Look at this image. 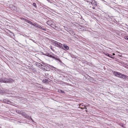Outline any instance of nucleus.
<instances>
[{"mask_svg":"<svg viewBox=\"0 0 128 128\" xmlns=\"http://www.w3.org/2000/svg\"><path fill=\"white\" fill-rule=\"evenodd\" d=\"M113 72L114 75L116 77L123 79L126 78V76L124 74L115 71H114Z\"/></svg>","mask_w":128,"mask_h":128,"instance_id":"f257e3e1","label":"nucleus"},{"mask_svg":"<svg viewBox=\"0 0 128 128\" xmlns=\"http://www.w3.org/2000/svg\"><path fill=\"white\" fill-rule=\"evenodd\" d=\"M14 80L11 78H2L0 79V82L5 83H10L14 82Z\"/></svg>","mask_w":128,"mask_h":128,"instance_id":"f03ea898","label":"nucleus"},{"mask_svg":"<svg viewBox=\"0 0 128 128\" xmlns=\"http://www.w3.org/2000/svg\"><path fill=\"white\" fill-rule=\"evenodd\" d=\"M53 42L54 44H55V45L56 46L60 48H63L62 46V44L61 43L54 40L53 41Z\"/></svg>","mask_w":128,"mask_h":128,"instance_id":"7ed1b4c3","label":"nucleus"},{"mask_svg":"<svg viewBox=\"0 0 128 128\" xmlns=\"http://www.w3.org/2000/svg\"><path fill=\"white\" fill-rule=\"evenodd\" d=\"M52 58L56 60H58L60 63H62V61L60 60V59L58 58V57L57 56L55 55L54 54Z\"/></svg>","mask_w":128,"mask_h":128,"instance_id":"20e7f679","label":"nucleus"},{"mask_svg":"<svg viewBox=\"0 0 128 128\" xmlns=\"http://www.w3.org/2000/svg\"><path fill=\"white\" fill-rule=\"evenodd\" d=\"M20 114H21V115H22L23 116H24L26 118H30L29 116L27 115L26 114V113L22 111V112H20Z\"/></svg>","mask_w":128,"mask_h":128,"instance_id":"39448f33","label":"nucleus"},{"mask_svg":"<svg viewBox=\"0 0 128 128\" xmlns=\"http://www.w3.org/2000/svg\"><path fill=\"white\" fill-rule=\"evenodd\" d=\"M36 64L39 68L42 69L43 68L42 67V66L40 63L38 62H36Z\"/></svg>","mask_w":128,"mask_h":128,"instance_id":"423d86ee","label":"nucleus"},{"mask_svg":"<svg viewBox=\"0 0 128 128\" xmlns=\"http://www.w3.org/2000/svg\"><path fill=\"white\" fill-rule=\"evenodd\" d=\"M62 46L63 48H62V49H64V48L65 49H66V50H68L69 49V47L67 46L65 44H64L63 45L62 44Z\"/></svg>","mask_w":128,"mask_h":128,"instance_id":"0eeeda50","label":"nucleus"},{"mask_svg":"<svg viewBox=\"0 0 128 128\" xmlns=\"http://www.w3.org/2000/svg\"><path fill=\"white\" fill-rule=\"evenodd\" d=\"M45 55L49 57L52 58L54 55V54L52 53L49 54L48 53H47Z\"/></svg>","mask_w":128,"mask_h":128,"instance_id":"6e6552de","label":"nucleus"},{"mask_svg":"<svg viewBox=\"0 0 128 128\" xmlns=\"http://www.w3.org/2000/svg\"><path fill=\"white\" fill-rule=\"evenodd\" d=\"M50 68L52 69L53 70H54L55 71H58V69H57L56 68L52 66H50Z\"/></svg>","mask_w":128,"mask_h":128,"instance_id":"1a4fd4ad","label":"nucleus"},{"mask_svg":"<svg viewBox=\"0 0 128 128\" xmlns=\"http://www.w3.org/2000/svg\"><path fill=\"white\" fill-rule=\"evenodd\" d=\"M56 24L54 22H53L51 24V25L50 26L51 27H52L53 28H54L55 29H56L55 28H56V27L55 26Z\"/></svg>","mask_w":128,"mask_h":128,"instance_id":"9d476101","label":"nucleus"},{"mask_svg":"<svg viewBox=\"0 0 128 128\" xmlns=\"http://www.w3.org/2000/svg\"><path fill=\"white\" fill-rule=\"evenodd\" d=\"M53 22L51 21L48 20L46 22V23L48 25L50 26L51 25V24Z\"/></svg>","mask_w":128,"mask_h":128,"instance_id":"9b49d317","label":"nucleus"},{"mask_svg":"<svg viewBox=\"0 0 128 128\" xmlns=\"http://www.w3.org/2000/svg\"><path fill=\"white\" fill-rule=\"evenodd\" d=\"M91 4H92V6H96V2L94 0H93V2Z\"/></svg>","mask_w":128,"mask_h":128,"instance_id":"f8f14e48","label":"nucleus"},{"mask_svg":"<svg viewBox=\"0 0 128 128\" xmlns=\"http://www.w3.org/2000/svg\"><path fill=\"white\" fill-rule=\"evenodd\" d=\"M39 28L45 31L46 30V28H44L43 26H40V27H39Z\"/></svg>","mask_w":128,"mask_h":128,"instance_id":"ddd939ff","label":"nucleus"},{"mask_svg":"<svg viewBox=\"0 0 128 128\" xmlns=\"http://www.w3.org/2000/svg\"><path fill=\"white\" fill-rule=\"evenodd\" d=\"M4 100H4V101L6 103L9 104L11 102V101L9 100Z\"/></svg>","mask_w":128,"mask_h":128,"instance_id":"4468645a","label":"nucleus"},{"mask_svg":"<svg viewBox=\"0 0 128 128\" xmlns=\"http://www.w3.org/2000/svg\"><path fill=\"white\" fill-rule=\"evenodd\" d=\"M87 2H88L90 4H92V2H93V0H86Z\"/></svg>","mask_w":128,"mask_h":128,"instance_id":"2eb2a0df","label":"nucleus"},{"mask_svg":"<svg viewBox=\"0 0 128 128\" xmlns=\"http://www.w3.org/2000/svg\"><path fill=\"white\" fill-rule=\"evenodd\" d=\"M48 82V79H45L43 80V82L45 83H47Z\"/></svg>","mask_w":128,"mask_h":128,"instance_id":"dca6fc26","label":"nucleus"},{"mask_svg":"<svg viewBox=\"0 0 128 128\" xmlns=\"http://www.w3.org/2000/svg\"><path fill=\"white\" fill-rule=\"evenodd\" d=\"M58 92H59V93H64V91L62 90H58Z\"/></svg>","mask_w":128,"mask_h":128,"instance_id":"f3484780","label":"nucleus"},{"mask_svg":"<svg viewBox=\"0 0 128 128\" xmlns=\"http://www.w3.org/2000/svg\"><path fill=\"white\" fill-rule=\"evenodd\" d=\"M5 92L4 91H2L0 89V94L5 93Z\"/></svg>","mask_w":128,"mask_h":128,"instance_id":"a211bd4d","label":"nucleus"},{"mask_svg":"<svg viewBox=\"0 0 128 128\" xmlns=\"http://www.w3.org/2000/svg\"><path fill=\"white\" fill-rule=\"evenodd\" d=\"M124 38L126 40H128V36H126L124 37Z\"/></svg>","mask_w":128,"mask_h":128,"instance_id":"6ab92c4d","label":"nucleus"},{"mask_svg":"<svg viewBox=\"0 0 128 128\" xmlns=\"http://www.w3.org/2000/svg\"><path fill=\"white\" fill-rule=\"evenodd\" d=\"M22 111H20V110H17L16 111V112L18 114H20V112H22Z\"/></svg>","mask_w":128,"mask_h":128,"instance_id":"aec40b11","label":"nucleus"},{"mask_svg":"<svg viewBox=\"0 0 128 128\" xmlns=\"http://www.w3.org/2000/svg\"><path fill=\"white\" fill-rule=\"evenodd\" d=\"M33 5L35 6V7H36V4L35 3H33Z\"/></svg>","mask_w":128,"mask_h":128,"instance_id":"412c9836","label":"nucleus"},{"mask_svg":"<svg viewBox=\"0 0 128 128\" xmlns=\"http://www.w3.org/2000/svg\"><path fill=\"white\" fill-rule=\"evenodd\" d=\"M20 19H21V20H23L25 21H26V18H20Z\"/></svg>","mask_w":128,"mask_h":128,"instance_id":"4be33fe9","label":"nucleus"},{"mask_svg":"<svg viewBox=\"0 0 128 128\" xmlns=\"http://www.w3.org/2000/svg\"><path fill=\"white\" fill-rule=\"evenodd\" d=\"M28 23L31 24H32V22L30 21V20H29V21H28Z\"/></svg>","mask_w":128,"mask_h":128,"instance_id":"5701e85b","label":"nucleus"},{"mask_svg":"<svg viewBox=\"0 0 128 128\" xmlns=\"http://www.w3.org/2000/svg\"><path fill=\"white\" fill-rule=\"evenodd\" d=\"M40 26L39 25H38L37 24H36V26L38 28H39V27H40Z\"/></svg>","mask_w":128,"mask_h":128,"instance_id":"b1692460","label":"nucleus"},{"mask_svg":"<svg viewBox=\"0 0 128 128\" xmlns=\"http://www.w3.org/2000/svg\"><path fill=\"white\" fill-rule=\"evenodd\" d=\"M32 24L34 26H35V25H36V23H32Z\"/></svg>","mask_w":128,"mask_h":128,"instance_id":"393cba45","label":"nucleus"},{"mask_svg":"<svg viewBox=\"0 0 128 128\" xmlns=\"http://www.w3.org/2000/svg\"><path fill=\"white\" fill-rule=\"evenodd\" d=\"M29 21V20H28L26 19V21L28 22V21Z\"/></svg>","mask_w":128,"mask_h":128,"instance_id":"a878e982","label":"nucleus"},{"mask_svg":"<svg viewBox=\"0 0 128 128\" xmlns=\"http://www.w3.org/2000/svg\"><path fill=\"white\" fill-rule=\"evenodd\" d=\"M106 55L107 56H109V54H106Z\"/></svg>","mask_w":128,"mask_h":128,"instance_id":"bb28decb","label":"nucleus"},{"mask_svg":"<svg viewBox=\"0 0 128 128\" xmlns=\"http://www.w3.org/2000/svg\"><path fill=\"white\" fill-rule=\"evenodd\" d=\"M92 8H93V9H95V7H92Z\"/></svg>","mask_w":128,"mask_h":128,"instance_id":"cd10ccee","label":"nucleus"},{"mask_svg":"<svg viewBox=\"0 0 128 128\" xmlns=\"http://www.w3.org/2000/svg\"><path fill=\"white\" fill-rule=\"evenodd\" d=\"M51 46V48H50L52 50V46Z\"/></svg>","mask_w":128,"mask_h":128,"instance_id":"c85d7f7f","label":"nucleus"},{"mask_svg":"<svg viewBox=\"0 0 128 128\" xmlns=\"http://www.w3.org/2000/svg\"><path fill=\"white\" fill-rule=\"evenodd\" d=\"M113 55H115V54H114L113 53Z\"/></svg>","mask_w":128,"mask_h":128,"instance_id":"c756f323","label":"nucleus"},{"mask_svg":"<svg viewBox=\"0 0 128 128\" xmlns=\"http://www.w3.org/2000/svg\"><path fill=\"white\" fill-rule=\"evenodd\" d=\"M118 53L120 54V52H118Z\"/></svg>","mask_w":128,"mask_h":128,"instance_id":"7c9ffc66","label":"nucleus"}]
</instances>
